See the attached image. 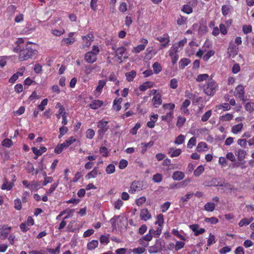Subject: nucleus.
Instances as JSON below:
<instances>
[{"instance_id":"f704fd0d","label":"nucleus","mask_w":254,"mask_h":254,"mask_svg":"<svg viewBox=\"0 0 254 254\" xmlns=\"http://www.w3.org/2000/svg\"><path fill=\"white\" fill-rule=\"evenodd\" d=\"M245 108L247 111L252 113L254 111V103L248 102L246 103Z\"/></svg>"},{"instance_id":"c03bdc74","label":"nucleus","mask_w":254,"mask_h":254,"mask_svg":"<svg viewBox=\"0 0 254 254\" xmlns=\"http://www.w3.org/2000/svg\"><path fill=\"white\" fill-rule=\"evenodd\" d=\"M214 51L213 50L209 51L206 54H205L203 57V60L204 61H208L210 57L214 55Z\"/></svg>"},{"instance_id":"49530a36","label":"nucleus","mask_w":254,"mask_h":254,"mask_svg":"<svg viewBox=\"0 0 254 254\" xmlns=\"http://www.w3.org/2000/svg\"><path fill=\"white\" fill-rule=\"evenodd\" d=\"M196 140L195 137H191L189 141L187 146L188 148H191L196 144Z\"/></svg>"},{"instance_id":"473e14b6","label":"nucleus","mask_w":254,"mask_h":254,"mask_svg":"<svg viewBox=\"0 0 254 254\" xmlns=\"http://www.w3.org/2000/svg\"><path fill=\"white\" fill-rule=\"evenodd\" d=\"M207 145L206 143L203 142H199L196 147V150L198 152H201L204 150V148H207Z\"/></svg>"},{"instance_id":"7ed1b4c3","label":"nucleus","mask_w":254,"mask_h":254,"mask_svg":"<svg viewBox=\"0 0 254 254\" xmlns=\"http://www.w3.org/2000/svg\"><path fill=\"white\" fill-rule=\"evenodd\" d=\"M74 212V209H70V210H68V209H66L64 211H62L61 212V213L58 215L57 216V218H56V219L57 220H60L61 218V217L65 213H67V215L66 216H65L63 220L62 221V222L60 223V225H59V227L58 228L59 230H61L62 229H63L65 226L66 225V221H65V220L70 217H71V214Z\"/></svg>"},{"instance_id":"4be33fe9","label":"nucleus","mask_w":254,"mask_h":254,"mask_svg":"<svg viewBox=\"0 0 254 254\" xmlns=\"http://www.w3.org/2000/svg\"><path fill=\"white\" fill-rule=\"evenodd\" d=\"M136 75V72L135 70H131V71L126 73L127 80L129 82L132 81Z\"/></svg>"},{"instance_id":"39448f33","label":"nucleus","mask_w":254,"mask_h":254,"mask_svg":"<svg viewBox=\"0 0 254 254\" xmlns=\"http://www.w3.org/2000/svg\"><path fill=\"white\" fill-rule=\"evenodd\" d=\"M236 97H238L240 100L243 101H246L248 100V99L245 96V91H244V87L242 85H238L236 89Z\"/></svg>"},{"instance_id":"ddd939ff","label":"nucleus","mask_w":254,"mask_h":254,"mask_svg":"<svg viewBox=\"0 0 254 254\" xmlns=\"http://www.w3.org/2000/svg\"><path fill=\"white\" fill-rule=\"evenodd\" d=\"M140 217L141 219L146 221L151 218V215L147 209H143L140 211Z\"/></svg>"},{"instance_id":"13d9d810","label":"nucleus","mask_w":254,"mask_h":254,"mask_svg":"<svg viewBox=\"0 0 254 254\" xmlns=\"http://www.w3.org/2000/svg\"><path fill=\"white\" fill-rule=\"evenodd\" d=\"M39 184L35 181H33L30 182L29 189L31 190H34L37 189L39 187Z\"/></svg>"},{"instance_id":"8fccbe9b","label":"nucleus","mask_w":254,"mask_h":254,"mask_svg":"<svg viewBox=\"0 0 254 254\" xmlns=\"http://www.w3.org/2000/svg\"><path fill=\"white\" fill-rule=\"evenodd\" d=\"M157 40L161 43L170 42L169 37L167 35H164V36H159L157 38Z\"/></svg>"},{"instance_id":"de8ad7c7","label":"nucleus","mask_w":254,"mask_h":254,"mask_svg":"<svg viewBox=\"0 0 254 254\" xmlns=\"http://www.w3.org/2000/svg\"><path fill=\"white\" fill-rule=\"evenodd\" d=\"M233 116L232 114L227 113L225 115L220 117V120L223 121H229L233 118Z\"/></svg>"},{"instance_id":"79ce46f5","label":"nucleus","mask_w":254,"mask_h":254,"mask_svg":"<svg viewBox=\"0 0 254 254\" xmlns=\"http://www.w3.org/2000/svg\"><path fill=\"white\" fill-rule=\"evenodd\" d=\"M75 141L76 139L73 136H71L69 139L66 140L63 144H64V146L67 148Z\"/></svg>"},{"instance_id":"393cba45","label":"nucleus","mask_w":254,"mask_h":254,"mask_svg":"<svg viewBox=\"0 0 254 254\" xmlns=\"http://www.w3.org/2000/svg\"><path fill=\"white\" fill-rule=\"evenodd\" d=\"M98 245V241L97 240H92L87 244V248L89 250H93L95 249Z\"/></svg>"},{"instance_id":"4c0bfd02","label":"nucleus","mask_w":254,"mask_h":254,"mask_svg":"<svg viewBox=\"0 0 254 254\" xmlns=\"http://www.w3.org/2000/svg\"><path fill=\"white\" fill-rule=\"evenodd\" d=\"M153 145V142L151 141H149L148 143H142L141 145H142V149L141 150L142 153H144L146 151V149L148 147H150Z\"/></svg>"},{"instance_id":"cd10ccee","label":"nucleus","mask_w":254,"mask_h":254,"mask_svg":"<svg viewBox=\"0 0 254 254\" xmlns=\"http://www.w3.org/2000/svg\"><path fill=\"white\" fill-rule=\"evenodd\" d=\"M152 67L153 68L154 72L156 74L158 73L162 70L161 66L158 62L154 63L153 64Z\"/></svg>"},{"instance_id":"69168bd1","label":"nucleus","mask_w":254,"mask_h":254,"mask_svg":"<svg viewBox=\"0 0 254 254\" xmlns=\"http://www.w3.org/2000/svg\"><path fill=\"white\" fill-rule=\"evenodd\" d=\"M75 41V39L73 38H64L63 40V42H64L67 45H70L72 44Z\"/></svg>"},{"instance_id":"0eeeda50","label":"nucleus","mask_w":254,"mask_h":254,"mask_svg":"<svg viewBox=\"0 0 254 254\" xmlns=\"http://www.w3.org/2000/svg\"><path fill=\"white\" fill-rule=\"evenodd\" d=\"M93 35L91 33H89L86 36H82V39L84 43L83 44V47H89L91 44V42L93 40Z\"/></svg>"},{"instance_id":"6ab92c4d","label":"nucleus","mask_w":254,"mask_h":254,"mask_svg":"<svg viewBox=\"0 0 254 254\" xmlns=\"http://www.w3.org/2000/svg\"><path fill=\"white\" fill-rule=\"evenodd\" d=\"M182 151L180 149H175L174 147L170 148L169 150V153L171 154V157H177L180 155Z\"/></svg>"},{"instance_id":"f8f14e48","label":"nucleus","mask_w":254,"mask_h":254,"mask_svg":"<svg viewBox=\"0 0 254 254\" xmlns=\"http://www.w3.org/2000/svg\"><path fill=\"white\" fill-rule=\"evenodd\" d=\"M185 174L181 171H177L173 173L172 179L174 181H181L185 178Z\"/></svg>"},{"instance_id":"20e7f679","label":"nucleus","mask_w":254,"mask_h":254,"mask_svg":"<svg viewBox=\"0 0 254 254\" xmlns=\"http://www.w3.org/2000/svg\"><path fill=\"white\" fill-rule=\"evenodd\" d=\"M165 247V243L161 239L156 240L155 244L151 246L148 249V252L150 254H156L162 251Z\"/></svg>"},{"instance_id":"3c124183","label":"nucleus","mask_w":254,"mask_h":254,"mask_svg":"<svg viewBox=\"0 0 254 254\" xmlns=\"http://www.w3.org/2000/svg\"><path fill=\"white\" fill-rule=\"evenodd\" d=\"M14 208L18 210L21 209V201L19 198H17L14 200Z\"/></svg>"},{"instance_id":"052dcab7","label":"nucleus","mask_w":254,"mask_h":254,"mask_svg":"<svg viewBox=\"0 0 254 254\" xmlns=\"http://www.w3.org/2000/svg\"><path fill=\"white\" fill-rule=\"evenodd\" d=\"M230 10V6L229 5H223L222 7V12L223 15H226L229 12Z\"/></svg>"},{"instance_id":"2f4dec72","label":"nucleus","mask_w":254,"mask_h":254,"mask_svg":"<svg viewBox=\"0 0 254 254\" xmlns=\"http://www.w3.org/2000/svg\"><path fill=\"white\" fill-rule=\"evenodd\" d=\"M163 180V176L162 174L159 173H157L155 175H153L152 177V180L155 183H160Z\"/></svg>"},{"instance_id":"412c9836","label":"nucleus","mask_w":254,"mask_h":254,"mask_svg":"<svg viewBox=\"0 0 254 254\" xmlns=\"http://www.w3.org/2000/svg\"><path fill=\"white\" fill-rule=\"evenodd\" d=\"M190 63V60L187 58H183L179 63V67L181 69H184Z\"/></svg>"},{"instance_id":"a878e982","label":"nucleus","mask_w":254,"mask_h":254,"mask_svg":"<svg viewBox=\"0 0 254 254\" xmlns=\"http://www.w3.org/2000/svg\"><path fill=\"white\" fill-rule=\"evenodd\" d=\"M243 127V125L241 123L235 125L232 127V132L235 134L237 133L242 130Z\"/></svg>"},{"instance_id":"ea45409f","label":"nucleus","mask_w":254,"mask_h":254,"mask_svg":"<svg viewBox=\"0 0 254 254\" xmlns=\"http://www.w3.org/2000/svg\"><path fill=\"white\" fill-rule=\"evenodd\" d=\"M204 171V167L202 165L199 166L194 171V175L196 177L199 176Z\"/></svg>"},{"instance_id":"c756f323","label":"nucleus","mask_w":254,"mask_h":254,"mask_svg":"<svg viewBox=\"0 0 254 254\" xmlns=\"http://www.w3.org/2000/svg\"><path fill=\"white\" fill-rule=\"evenodd\" d=\"M66 148V147L64 146V144L63 143L62 144H59L55 147L54 151L56 154H60Z\"/></svg>"},{"instance_id":"774afa93","label":"nucleus","mask_w":254,"mask_h":254,"mask_svg":"<svg viewBox=\"0 0 254 254\" xmlns=\"http://www.w3.org/2000/svg\"><path fill=\"white\" fill-rule=\"evenodd\" d=\"M170 85L171 88L173 89L177 88L178 87V80L175 78L172 79L170 81Z\"/></svg>"},{"instance_id":"9d476101","label":"nucleus","mask_w":254,"mask_h":254,"mask_svg":"<svg viewBox=\"0 0 254 254\" xmlns=\"http://www.w3.org/2000/svg\"><path fill=\"white\" fill-rule=\"evenodd\" d=\"M11 228L10 227H3L0 229V238L4 240L8 236V235Z\"/></svg>"},{"instance_id":"e2e57ef3","label":"nucleus","mask_w":254,"mask_h":254,"mask_svg":"<svg viewBox=\"0 0 254 254\" xmlns=\"http://www.w3.org/2000/svg\"><path fill=\"white\" fill-rule=\"evenodd\" d=\"M186 119L185 118L179 117L178 118L177 126L179 127H181L184 125Z\"/></svg>"},{"instance_id":"f3484780","label":"nucleus","mask_w":254,"mask_h":254,"mask_svg":"<svg viewBox=\"0 0 254 254\" xmlns=\"http://www.w3.org/2000/svg\"><path fill=\"white\" fill-rule=\"evenodd\" d=\"M102 101L99 100H96L93 101L92 103L89 104V106L91 109L96 110L98 108L100 107L101 106H102Z\"/></svg>"},{"instance_id":"603ef678","label":"nucleus","mask_w":254,"mask_h":254,"mask_svg":"<svg viewBox=\"0 0 254 254\" xmlns=\"http://www.w3.org/2000/svg\"><path fill=\"white\" fill-rule=\"evenodd\" d=\"M185 245V244L183 242L177 241L176 243V246H175V250L176 251H178L181 250V249L184 248Z\"/></svg>"},{"instance_id":"a19ab883","label":"nucleus","mask_w":254,"mask_h":254,"mask_svg":"<svg viewBox=\"0 0 254 254\" xmlns=\"http://www.w3.org/2000/svg\"><path fill=\"white\" fill-rule=\"evenodd\" d=\"M95 135V131L93 129L89 128L86 130V137L89 139H92Z\"/></svg>"},{"instance_id":"7c9ffc66","label":"nucleus","mask_w":254,"mask_h":254,"mask_svg":"<svg viewBox=\"0 0 254 254\" xmlns=\"http://www.w3.org/2000/svg\"><path fill=\"white\" fill-rule=\"evenodd\" d=\"M246 152L245 150L240 149L238 151L237 156L238 159L240 161H242L245 158Z\"/></svg>"},{"instance_id":"4d7b16f0","label":"nucleus","mask_w":254,"mask_h":254,"mask_svg":"<svg viewBox=\"0 0 254 254\" xmlns=\"http://www.w3.org/2000/svg\"><path fill=\"white\" fill-rule=\"evenodd\" d=\"M128 162L125 159H122L119 163V167L121 169H124L127 167Z\"/></svg>"},{"instance_id":"a211bd4d","label":"nucleus","mask_w":254,"mask_h":254,"mask_svg":"<svg viewBox=\"0 0 254 254\" xmlns=\"http://www.w3.org/2000/svg\"><path fill=\"white\" fill-rule=\"evenodd\" d=\"M98 173V167H94L92 171L89 172L85 176L87 179H90L96 177Z\"/></svg>"},{"instance_id":"e433bc0d","label":"nucleus","mask_w":254,"mask_h":254,"mask_svg":"<svg viewBox=\"0 0 254 254\" xmlns=\"http://www.w3.org/2000/svg\"><path fill=\"white\" fill-rule=\"evenodd\" d=\"M115 171V165L110 164L107 166L106 168V172L108 174H111L113 173Z\"/></svg>"},{"instance_id":"aec40b11","label":"nucleus","mask_w":254,"mask_h":254,"mask_svg":"<svg viewBox=\"0 0 254 254\" xmlns=\"http://www.w3.org/2000/svg\"><path fill=\"white\" fill-rule=\"evenodd\" d=\"M215 208V205L212 202H207L204 206V209L208 212H212Z\"/></svg>"},{"instance_id":"bb28decb","label":"nucleus","mask_w":254,"mask_h":254,"mask_svg":"<svg viewBox=\"0 0 254 254\" xmlns=\"http://www.w3.org/2000/svg\"><path fill=\"white\" fill-rule=\"evenodd\" d=\"M169 56L172 59V62L173 64H175L177 63V61L179 59V56L177 53H173L172 52H169Z\"/></svg>"},{"instance_id":"423d86ee","label":"nucleus","mask_w":254,"mask_h":254,"mask_svg":"<svg viewBox=\"0 0 254 254\" xmlns=\"http://www.w3.org/2000/svg\"><path fill=\"white\" fill-rule=\"evenodd\" d=\"M108 123V121H103L102 120L98 122L97 127L99 129L98 130V133L100 135H104L108 129V127H107Z\"/></svg>"},{"instance_id":"0e129e2a","label":"nucleus","mask_w":254,"mask_h":254,"mask_svg":"<svg viewBox=\"0 0 254 254\" xmlns=\"http://www.w3.org/2000/svg\"><path fill=\"white\" fill-rule=\"evenodd\" d=\"M126 50V48H125L124 47H119V48L117 49L116 55H123L125 53Z\"/></svg>"},{"instance_id":"2eb2a0df","label":"nucleus","mask_w":254,"mask_h":254,"mask_svg":"<svg viewBox=\"0 0 254 254\" xmlns=\"http://www.w3.org/2000/svg\"><path fill=\"white\" fill-rule=\"evenodd\" d=\"M152 102L155 107H158L159 105L162 104L161 95L159 93H158L157 95L154 96L152 99Z\"/></svg>"},{"instance_id":"6e6552de","label":"nucleus","mask_w":254,"mask_h":254,"mask_svg":"<svg viewBox=\"0 0 254 254\" xmlns=\"http://www.w3.org/2000/svg\"><path fill=\"white\" fill-rule=\"evenodd\" d=\"M141 42L142 43V44H140L138 45L137 47H134L132 49V52L134 53H138L144 50L146 45L148 43V41L145 39H142L141 40Z\"/></svg>"},{"instance_id":"09e8293b","label":"nucleus","mask_w":254,"mask_h":254,"mask_svg":"<svg viewBox=\"0 0 254 254\" xmlns=\"http://www.w3.org/2000/svg\"><path fill=\"white\" fill-rule=\"evenodd\" d=\"M252 31V27L251 25H244L243 27V32L247 34L250 32H251Z\"/></svg>"},{"instance_id":"338daca9","label":"nucleus","mask_w":254,"mask_h":254,"mask_svg":"<svg viewBox=\"0 0 254 254\" xmlns=\"http://www.w3.org/2000/svg\"><path fill=\"white\" fill-rule=\"evenodd\" d=\"M119 10L122 12H125L127 10V4L125 2H122L120 5Z\"/></svg>"},{"instance_id":"dca6fc26","label":"nucleus","mask_w":254,"mask_h":254,"mask_svg":"<svg viewBox=\"0 0 254 254\" xmlns=\"http://www.w3.org/2000/svg\"><path fill=\"white\" fill-rule=\"evenodd\" d=\"M32 150L35 155L39 156L41 155L43 153L45 152L47 148L44 146H42L39 149H38L37 148L33 147L32 148Z\"/></svg>"},{"instance_id":"37998d69","label":"nucleus","mask_w":254,"mask_h":254,"mask_svg":"<svg viewBox=\"0 0 254 254\" xmlns=\"http://www.w3.org/2000/svg\"><path fill=\"white\" fill-rule=\"evenodd\" d=\"M12 144V140L8 138L4 139L2 142V145L6 147H10Z\"/></svg>"},{"instance_id":"5701e85b","label":"nucleus","mask_w":254,"mask_h":254,"mask_svg":"<svg viewBox=\"0 0 254 254\" xmlns=\"http://www.w3.org/2000/svg\"><path fill=\"white\" fill-rule=\"evenodd\" d=\"M98 67L97 64H94L93 66L86 65L85 66L84 72L86 74L88 75L90 74L95 68Z\"/></svg>"},{"instance_id":"5fc2aeb1","label":"nucleus","mask_w":254,"mask_h":254,"mask_svg":"<svg viewBox=\"0 0 254 254\" xmlns=\"http://www.w3.org/2000/svg\"><path fill=\"white\" fill-rule=\"evenodd\" d=\"M145 251V249L143 247H138L137 248L133 249L132 252L135 254H141Z\"/></svg>"},{"instance_id":"9b49d317","label":"nucleus","mask_w":254,"mask_h":254,"mask_svg":"<svg viewBox=\"0 0 254 254\" xmlns=\"http://www.w3.org/2000/svg\"><path fill=\"white\" fill-rule=\"evenodd\" d=\"M193 195L192 192H188L185 196H182L180 198L179 201L180 206L181 207H183L185 205L186 202H187L189 199H190Z\"/></svg>"},{"instance_id":"4468645a","label":"nucleus","mask_w":254,"mask_h":254,"mask_svg":"<svg viewBox=\"0 0 254 254\" xmlns=\"http://www.w3.org/2000/svg\"><path fill=\"white\" fill-rule=\"evenodd\" d=\"M139 182L134 181L133 182L130 186L129 190V192L130 193H134L136 191L140 190V187L138 186Z\"/></svg>"},{"instance_id":"58836bf2","label":"nucleus","mask_w":254,"mask_h":254,"mask_svg":"<svg viewBox=\"0 0 254 254\" xmlns=\"http://www.w3.org/2000/svg\"><path fill=\"white\" fill-rule=\"evenodd\" d=\"M185 138L184 135L180 134L176 138L174 143L176 144H181L184 142Z\"/></svg>"},{"instance_id":"1a4fd4ad","label":"nucleus","mask_w":254,"mask_h":254,"mask_svg":"<svg viewBox=\"0 0 254 254\" xmlns=\"http://www.w3.org/2000/svg\"><path fill=\"white\" fill-rule=\"evenodd\" d=\"M84 59L87 63L93 64L97 61V58L95 54L88 52L85 55Z\"/></svg>"},{"instance_id":"f03ea898","label":"nucleus","mask_w":254,"mask_h":254,"mask_svg":"<svg viewBox=\"0 0 254 254\" xmlns=\"http://www.w3.org/2000/svg\"><path fill=\"white\" fill-rule=\"evenodd\" d=\"M218 89V84L213 80H208L204 86L203 91L207 96H213Z\"/></svg>"},{"instance_id":"b1692460","label":"nucleus","mask_w":254,"mask_h":254,"mask_svg":"<svg viewBox=\"0 0 254 254\" xmlns=\"http://www.w3.org/2000/svg\"><path fill=\"white\" fill-rule=\"evenodd\" d=\"M106 80H100L98 81V85L96 87V91L101 93L103 88L106 85Z\"/></svg>"},{"instance_id":"f257e3e1","label":"nucleus","mask_w":254,"mask_h":254,"mask_svg":"<svg viewBox=\"0 0 254 254\" xmlns=\"http://www.w3.org/2000/svg\"><path fill=\"white\" fill-rule=\"evenodd\" d=\"M37 51L31 47L26 46L25 49H23L22 53H20L18 59L20 61H23L27 60L30 58H32L34 56L37 54Z\"/></svg>"},{"instance_id":"bf43d9fd","label":"nucleus","mask_w":254,"mask_h":254,"mask_svg":"<svg viewBox=\"0 0 254 254\" xmlns=\"http://www.w3.org/2000/svg\"><path fill=\"white\" fill-rule=\"evenodd\" d=\"M140 127V125L139 123H137L135 124L134 127L130 130V133L133 135H135L137 133V130Z\"/></svg>"},{"instance_id":"680f3d73","label":"nucleus","mask_w":254,"mask_h":254,"mask_svg":"<svg viewBox=\"0 0 254 254\" xmlns=\"http://www.w3.org/2000/svg\"><path fill=\"white\" fill-rule=\"evenodd\" d=\"M205 221L206 222L210 223L211 224H216L218 222V220L215 217H212L211 218H206L205 219Z\"/></svg>"},{"instance_id":"864d4df0","label":"nucleus","mask_w":254,"mask_h":254,"mask_svg":"<svg viewBox=\"0 0 254 254\" xmlns=\"http://www.w3.org/2000/svg\"><path fill=\"white\" fill-rule=\"evenodd\" d=\"M48 104V99H44L41 102V103L38 105V108L41 111H43L45 109V107Z\"/></svg>"},{"instance_id":"c9c22d12","label":"nucleus","mask_w":254,"mask_h":254,"mask_svg":"<svg viewBox=\"0 0 254 254\" xmlns=\"http://www.w3.org/2000/svg\"><path fill=\"white\" fill-rule=\"evenodd\" d=\"M182 10L187 14H190L192 12V7L188 4L184 5L182 9Z\"/></svg>"},{"instance_id":"c85d7f7f","label":"nucleus","mask_w":254,"mask_h":254,"mask_svg":"<svg viewBox=\"0 0 254 254\" xmlns=\"http://www.w3.org/2000/svg\"><path fill=\"white\" fill-rule=\"evenodd\" d=\"M209 77V75L208 74H199L198 75L196 78V81L197 82H202V81H203L204 80H206L208 79Z\"/></svg>"},{"instance_id":"6e6d98bb","label":"nucleus","mask_w":254,"mask_h":254,"mask_svg":"<svg viewBox=\"0 0 254 254\" xmlns=\"http://www.w3.org/2000/svg\"><path fill=\"white\" fill-rule=\"evenodd\" d=\"M16 10V6L11 4L9 5L7 8V12L10 13L11 14H13Z\"/></svg>"},{"instance_id":"a18cd8bd","label":"nucleus","mask_w":254,"mask_h":254,"mask_svg":"<svg viewBox=\"0 0 254 254\" xmlns=\"http://www.w3.org/2000/svg\"><path fill=\"white\" fill-rule=\"evenodd\" d=\"M212 114V112L211 110H209L207 112H206L202 117L201 118V121L202 122H206L207 121L208 119L210 117Z\"/></svg>"},{"instance_id":"72a5a7b5","label":"nucleus","mask_w":254,"mask_h":254,"mask_svg":"<svg viewBox=\"0 0 254 254\" xmlns=\"http://www.w3.org/2000/svg\"><path fill=\"white\" fill-rule=\"evenodd\" d=\"M13 186V184L12 183H8L5 181L1 186L2 190H10Z\"/></svg>"}]
</instances>
